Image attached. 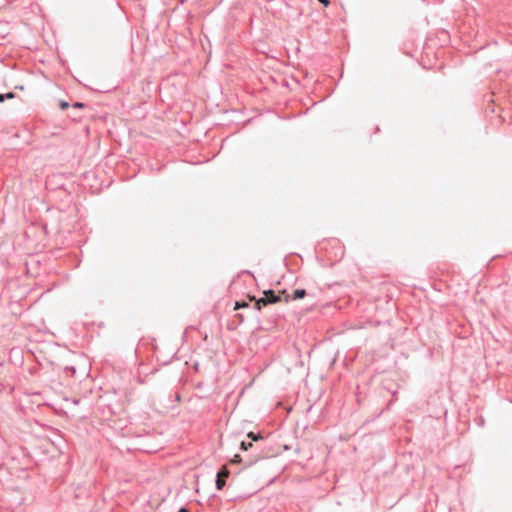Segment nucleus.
Wrapping results in <instances>:
<instances>
[{"label":"nucleus","mask_w":512,"mask_h":512,"mask_svg":"<svg viewBox=\"0 0 512 512\" xmlns=\"http://www.w3.org/2000/svg\"><path fill=\"white\" fill-rule=\"evenodd\" d=\"M15 98L14 92L0 93V103H3L5 100Z\"/></svg>","instance_id":"nucleus-5"},{"label":"nucleus","mask_w":512,"mask_h":512,"mask_svg":"<svg viewBox=\"0 0 512 512\" xmlns=\"http://www.w3.org/2000/svg\"><path fill=\"white\" fill-rule=\"evenodd\" d=\"M247 306H248V304L245 301H241V302L240 301H236L234 309L238 310L240 308L247 307Z\"/></svg>","instance_id":"nucleus-7"},{"label":"nucleus","mask_w":512,"mask_h":512,"mask_svg":"<svg viewBox=\"0 0 512 512\" xmlns=\"http://www.w3.org/2000/svg\"><path fill=\"white\" fill-rule=\"evenodd\" d=\"M257 460V457H255L254 459H250L248 460V464L251 465L252 463H254L255 461Z\"/></svg>","instance_id":"nucleus-13"},{"label":"nucleus","mask_w":512,"mask_h":512,"mask_svg":"<svg viewBox=\"0 0 512 512\" xmlns=\"http://www.w3.org/2000/svg\"><path fill=\"white\" fill-rule=\"evenodd\" d=\"M281 301L280 295L275 294L273 290L264 291V296L259 298L256 303V309L260 310L262 306H266L268 304H274Z\"/></svg>","instance_id":"nucleus-1"},{"label":"nucleus","mask_w":512,"mask_h":512,"mask_svg":"<svg viewBox=\"0 0 512 512\" xmlns=\"http://www.w3.org/2000/svg\"><path fill=\"white\" fill-rule=\"evenodd\" d=\"M229 476V471L225 467H222L216 474V488L222 490L226 485V478Z\"/></svg>","instance_id":"nucleus-2"},{"label":"nucleus","mask_w":512,"mask_h":512,"mask_svg":"<svg viewBox=\"0 0 512 512\" xmlns=\"http://www.w3.org/2000/svg\"><path fill=\"white\" fill-rule=\"evenodd\" d=\"M234 459H235L236 462H240L241 461L240 455H235Z\"/></svg>","instance_id":"nucleus-12"},{"label":"nucleus","mask_w":512,"mask_h":512,"mask_svg":"<svg viewBox=\"0 0 512 512\" xmlns=\"http://www.w3.org/2000/svg\"><path fill=\"white\" fill-rule=\"evenodd\" d=\"M307 295V292L303 288L295 289L292 293V296H287L288 298L291 297L292 300H299L303 299Z\"/></svg>","instance_id":"nucleus-3"},{"label":"nucleus","mask_w":512,"mask_h":512,"mask_svg":"<svg viewBox=\"0 0 512 512\" xmlns=\"http://www.w3.org/2000/svg\"><path fill=\"white\" fill-rule=\"evenodd\" d=\"M253 447H254V445H253V442H251V441L247 442V441L243 440L240 443V449L242 451H248L249 449H252Z\"/></svg>","instance_id":"nucleus-6"},{"label":"nucleus","mask_w":512,"mask_h":512,"mask_svg":"<svg viewBox=\"0 0 512 512\" xmlns=\"http://www.w3.org/2000/svg\"><path fill=\"white\" fill-rule=\"evenodd\" d=\"M85 106H86V104L83 103V102H75V103L72 104V107L75 108V109L76 108L77 109L84 108Z\"/></svg>","instance_id":"nucleus-9"},{"label":"nucleus","mask_w":512,"mask_h":512,"mask_svg":"<svg viewBox=\"0 0 512 512\" xmlns=\"http://www.w3.org/2000/svg\"><path fill=\"white\" fill-rule=\"evenodd\" d=\"M321 4L327 7L330 4V0H318Z\"/></svg>","instance_id":"nucleus-10"},{"label":"nucleus","mask_w":512,"mask_h":512,"mask_svg":"<svg viewBox=\"0 0 512 512\" xmlns=\"http://www.w3.org/2000/svg\"><path fill=\"white\" fill-rule=\"evenodd\" d=\"M484 418L481 416L479 419H478V425L479 426H483L484 425Z\"/></svg>","instance_id":"nucleus-11"},{"label":"nucleus","mask_w":512,"mask_h":512,"mask_svg":"<svg viewBox=\"0 0 512 512\" xmlns=\"http://www.w3.org/2000/svg\"><path fill=\"white\" fill-rule=\"evenodd\" d=\"M247 438H249L251 442H255V441L263 439L261 433H259V432L255 433L253 431L247 433Z\"/></svg>","instance_id":"nucleus-4"},{"label":"nucleus","mask_w":512,"mask_h":512,"mask_svg":"<svg viewBox=\"0 0 512 512\" xmlns=\"http://www.w3.org/2000/svg\"><path fill=\"white\" fill-rule=\"evenodd\" d=\"M16 88L19 89V90H23L24 89L23 86H17Z\"/></svg>","instance_id":"nucleus-15"},{"label":"nucleus","mask_w":512,"mask_h":512,"mask_svg":"<svg viewBox=\"0 0 512 512\" xmlns=\"http://www.w3.org/2000/svg\"><path fill=\"white\" fill-rule=\"evenodd\" d=\"M59 107H60V109H62V110H66L67 108H69V107H70V104H69L67 101H65V100H61V101L59 102Z\"/></svg>","instance_id":"nucleus-8"},{"label":"nucleus","mask_w":512,"mask_h":512,"mask_svg":"<svg viewBox=\"0 0 512 512\" xmlns=\"http://www.w3.org/2000/svg\"><path fill=\"white\" fill-rule=\"evenodd\" d=\"M69 369H70L73 373H75V372H76V369H75L74 367H70Z\"/></svg>","instance_id":"nucleus-14"},{"label":"nucleus","mask_w":512,"mask_h":512,"mask_svg":"<svg viewBox=\"0 0 512 512\" xmlns=\"http://www.w3.org/2000/svg\"><path fill=\"white\" fill-rule=\"evenodd\" d=\"M176 399H177L178 401L180 400V395H179V394H177V395H176Z\"/></svg>","instance_id":"nucleus-16"}]
</instances>
